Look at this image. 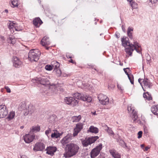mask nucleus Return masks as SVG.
<instances>
[{
  "instance_id": "f257e3e1",
  "label": "nucleus",
  "mask_w": 158,
  "mask_h": 158,
  "mask_svg": "<svg viewBox=\"0 0 158 158\" xmlns=\"http://www.w3.org/2000/svg\"><path fill=\"white\" fill-rule=\"evenodd\" d=\"M126 38H122L121 41L123 45L125 47V51L126 52V57L128 58L129 56H131L132 52L134 50L139 53L141 52V48L137 42H134V44H130L126 40Z\"/></svg>"
},
{
  "instance_id": "f03ea898",
  "label": "nucleus",
  "mask_w": 158,
  "mask_h": 158,
  "mask_svg": "<svg viewBox=\"0 0 158 158\" xmlns=\"http://www.w3.org/2000/svg\"><path fill=\"white\" fill-rule=\"evenodd\" d=\"M66 152L64 154L65 157H70L75 155L78 152L79 147L76 144L71 143L67 145Z\"/></svg>"
},
{
  "instance_id": "7ed1b4c3",
  "label": "nucleus",
  "mask_w": 158,
  "mask_h": 158,
  "mask_svg": "<svg viewBox=\"0 0 158 158\" xmlns=\"http://www.w3.org/2000/svg\"><path fill=\"white\" fill-rule=\"evenodd\" d=\"M40 54V52L38 49H31L28 54L29 60L31 61H37L39 59Z\"/></svg>"
},
{
  "instance_id": "20e7f679",
  "label": "nucleus",
  "mask_w": 158,
  "mask_h": 158,
  "mask_svg": "<svg viewBox=\"0 0 158 158\" xmlns=\"http://www.w3.org/2000/svg\"><path fill=\"white\" fill-rule=\"evenodd\" d=\"M36 81L37 82H39L40 84L45 85L49 90L55 89L56 86L54 84L50 85V82L48 79L45 77L42 78H38L37 79L32 80V81L35 82L34 81Z\"/></svg>"
},
{
  "instance_id": "39448f33",
  "label": "nucleus",
  "mask_w": 158,
  "mask_h": 158,
  "mask_svg": "<svg viewBox=\"0 0 158 158\" xmlns=\"http://www.w3.org/2000/svg\"><path fill=\"white\" fill-rule=\"evenodd\" d=\"M138 82L141 85L144 91H146V89L148 90L151 88L152 83L147 78H144L143 79L139 78Z\"/></svg>"
},
{
  "instance_id": "423d86ee",
  "label": "nucleus",
  "mask_w": 158,
  "mask_h": 158,
  "mask_svg": "<svg viewBox=\"0 0 158 158\" xmlns=\"http://www.w3.org/2000/svg\"><path fill=\"white\" fill-rule=\"evenodd\" d=\"M74 97L78 99L89 102L92 100L91 97L84 94L76 93L73 94Z\"/></svg>"
},
{
  "instance_id": "0eeeda50",
  "label": "nucleus",
  "mask_w": 158,
  "mask_h": 158,
  "mask_svg": "<svg viewBox=\"0 0 158 158\" xmlns=\"http://www.w3.org/2000/svg\"><path fill=\"white\" fill-rule=\"evenodd\" d=\"M98 138V136H92L88 138H85L84 139H81V142L83 146L87 147L94 143Z\"/></svg>"
},
{
  "instance_id": "6e6552de",
  "label": "nucleus",
  "mask_w": 158,
  "mask_h": 158,
  "mask_svg": "<svg viewBox=\"0 0 158 158\" xmlns=\"http://www.w3.org/2000/svg\"><path fill=\"white\" fill-rule=\"evenodd\" d=\"M102 145L100 144L98 146L94 148L90 152V156L91 158H95L99 155L102 148Z\"/></svg>"
},
{
  "instance_id": "1a4fd4ad",
  "label": "nucleus",
  "mask_w": 158,
  "mask_h": 158,
  "mask_svg": "<svg viewBox=\"0 0 158 158\" xmlns=\"http://www.w3.org/2000/svg\"><path fill=\"white\" fill-rule=\"evenodd\" d=\"M98 99L101 104L106 105L109 102V99L107 96L102 94H100L98 96Z\"/></svg>"
},
{
  "instance_id": "9d476101",
  "label": "nucleus",
  "mask_w": 158,
  "mask_h": 158,
  "mask_svg": "<svg viewBox=\"0 0 158 158\" xmlns=\"http://www.w3.org/2000/svg\"><path fill=\"white\" fill-rule=\"evenodd\" d=\"M8 113V111L5 105H0V118H3L6 116Z\"/></svg>"
},
{
  "instance_id": "9b49d317",
  "label": "nucleus",
  "mask_w": 158,
  "mask_h": 158,
  "mask_svg": "<svg viewBox=\"0 0 158 158\" xmlns=\"http://www.w3.org/2000/svg\"><path fill=\"white\" fill-rule=\"evenodd\" d=\"M35 137V135L33 134L32 135L30 133L26 134L23 137L24 140L26 143H29L32 141Z\"/></svg>"
},
{
  "instance_id": "f8f14e48",
  "label": "nucleus",
  "mask_w": 158,
  "mask_h": 158,
  "mask_svg": "<svg viewBox=\"0 0 158 158\" xmlns=\"http://www.w3.org/2000/svg\"><path fill=\"white\" fill-rule=\"evenodd\" d=\"M72 137L69 135H68L64 137L61 140V143L64 146H66L72 139Z\"/></svg>"
},
{
  "instance_id": "ddd939ff",
  "label": "nucleus",
  "mask_w": 158,
  "mask_h": 158,
  "mask_svg": "<svg viewBox=\"0 0 158 158\" xmlns=\"http://www.w3.org/2000/svg\"><path fill=\"white\" fill-rule=\"evenodd\" d=\"M83 124L81 123H79L76 125V127L74 130V132L73 134L74 136H76L80 131L83 128Z\"/></svg>"
},
{
  "instance_id": "4468645a",
  "label": "nucleus",
  "mask_w": 158,
  "mask_h": 158,
  "mask_svg": "<svg viewBox=\"0 0 158 158\" xmlns=\"http://www.w3.org/2000/svg\"><path fill=\"white\" fill-rule=\"evenodd\" d=\"M44 148L45 146L43 143H36L35 145L33 150L35 151H42Z\"/></svg>"
},
{
  "instance_id": "2eb2a0df",
  "label": "nucleus",
  "mask_w": 158,
  "mask_h": 158,
  "mask_svg": "<svg viewBox=\"0 0 158 158\" xmlns=\"http://www.w3.org/2000/svg\"><path fill=\"white\" fill-rule=\"evenodd\" d=\"M47 153L52 155L56 150V148L54 146H50L46 149Z\"/></svg>"
},
{
  "instance_id": "dca6fc26",
  "label": "nucleus",
  "mask_w": 158,
  "mask_h": 158,
  "mask_svg": "<svg viewBox=\"0 0 158 158\" xmlns=\"http://www.w3.org/2000/svg\"><path fill=\"white\" fill-rule=\"evenodd\" d=\"M13 63L14 66L16 68L19 67L22 64V62L16 57L14 58Z\"/></svg>"
},
{
  "instance_id": "f3484780",
  "label": "nucleus",
  "mask_w": 158,
  "mask_h": 158,
  "mask_svg": "<svg viewBox=\"0 0 158 158\" xmlns=\"http://www.w3.org/2000/svg\"><path fill=\"white\" fill-rule=\"evenodd\" d=\"M110 152L114 158H121V155L114 149L110 150Z\"/></svg>"
},
{
  "instance_id": "a211bd4d",
  "label": "nucleus",
  "mask_w": 158,
  "mask_h": 158,
  "mask_svg": "<svg viewBox=\"0 0 158 158\" xmlns=\"http://www.w3.org/2000/svg\"><path fill=\"white\" fill-rule=\"evenodd\" d=\"M34 108L31 106H30L28 107V110L27 109H25L24 110V114L26 116L29 113L31 114L34 111Z\"/></svg>"
},
{
  "instance_id": "6ab92c4d",
  "label": "nucleus",
  "mask_w": 158,
  "mask_h": 158,
  "mask_svg": "<svg viewBox=\"0 0 158 158\" xmlns=\"http://www.w3.org/2000/svg\"><path fill=\"white\" fill-rule=\"evenodd\" d=\"M127 69H129V68H127L126 69H124V71L126 74L127 75L128 77L130 80L131 84H134L133 76L132 74H129L127 72V71L126 70Z\"/></svg>"
},
{
  "instance_id": "aec40b11",
  "label": "nucleus",
  "mask_w": 158,
  "mask_h": 158,
  "mask_svg": "<svg viewBox=\"0 0 158 158\" xmlns=\"http://www.w3.org/2000/svg\"><path fill=\"white\" fill-rule=\"evenodd\" d=\"M43 23L42 21L39 18H35L33 21L34 25L37 27H39L38 24L40 25Z\"/></svg>"
},
{
  "instance_id": "412c9836",
  "label": "nucleus",
  "mask_w": 158,
  "mask_h": 158,
  "mask_svg": "<svg viewBox=\"0 0 158 158\" xmlns=\"http://www.w3.org/2000/svg\"><path fill=\"white\" fill-rule=\"evenodd\" d=\"M40 126L32 127L30 131V134H32L33 133H35L40 131Z\"/></svg>"
},
{
  "instance_id": "4be33fe9",
  "label": "nucleus",
  "mask_w": 158,
  "mask_h": 158,
  "mask_svg": "<svg viewBox=\"0 0 158 158\" xmlns=\"http://www.w3.org/2000/svg\"><path fill=\"white\" fill-rule=\"evenodd\" d=\"M51 65L54 70L59 69L60 64L56 61H53L51 62Z\"/></svg>"
},
{
  "instance_id": "5701e85b",
  "label": "nucleus",
  "mask_w": 158,
  "mask_h": 158,
  "mask_svg": "<svg viewBox=\"0 0 158 158\" xmlns=\"http://www.w3.org/2000/svg\"><path fill=\"white\" fill-rule=\"evenodd\" d=\"M151 110L154 114L158 115V106H153L151 107Z\"/></svg>"
},
{
  "instance_id": "b1692460",
  "label": "nucleus",
  "mask_w": 158,
  "mask_h": 158,
  "mask_svg": "<svg viewBox=\"0 0 158 158\" xmlns=\"http://www.w3.org/2000/svg\"><path fill=\"white\" fill-rule=\"evenodd\" d=\"M88 131L92 133H97L98 132V129L93 126H91L89 128V130H88Z\"/></svg>"
},
{
  "instance_id": "393cba45",
  "label": "nucleus",
  "mask_w": 158,
  "mask_h": 158,
  "mask_svg": "<svg viewBox=\"0 0 158 158\" xmlns=\"http://www.w3.org/2000/svg\"><path fill=\"white\" fill-rule=\"evenodd\" d=\"M118 141L119 144L123 148H126L128 149H130V147L127 146L126 143L123 140L120 139Z\"/></svg>"
},
{
  "instance_id": "a878e982",
  "label": "nucleus",
  "mask_w": 158,
  "mask_h": 158,
  "mask_svg": "<svg viewBox=\"0 0 158 158\" xmlns=\"http://www.w3.org/2000/svg\"><path fill=\"white\" fill-rule=\"evenodd\" d=\"M7 41L8 43L13 44H15L16 40L13 36H12L8 39Z\"/></svg>"
},
{
  "instance_id": "bb28decb",
  "label": "nucleus",
  "mask_w": 158,
  "mask_h": 158,
  "mask_svg": "<svg viewBox=\"0 0 158 158\" xmlns=\"http://www.w3.org/2000/svg\"><path fill=\"white\" fill-rule=\"evenodd\" d=\"M15 112L13 111L10 112L8 114L7 117V119L8 120H10L13 119L15 117Z\"/></svg>"
},
{
  "instance_id": "cd10ccee",
  "label": "nucleus",
  "mask_w": 158,
  "mask_h": 158,
  "mask_svg": "<svg viewBox=\"0 0 158 158\" xmlns=\"http://www.w3.org/2000/svg\"><path fill=\"white\" fill-rule=\"evenodd\" d=\"M60 135L59 132L57 131H55L53 133H52L51 135V137L52 138H57L60 137Z\"/></svg>"
},
{
  "instance_id": "c85d7f7f",
  "label": "nucleus",
  "mask_w": 158,
  "mask_h": 158,
  "mask_svg": "<svg viewBox=\"0 0 158 158\" xmlns=\"http://www.w3.org/2000/svg\"><path fill=\"white\" fill-rule=\"evenodd\" d=\"M132 118L133 120L135 121L138 118V115H137V113L134 110H132Z\"/></svg>"
},
{
  "instance_id": "c756f323",
  "label": "nucleus",
  "mask_w": 158,
  "mask_h": 158,
  "mask_svg": "<svg viewBox=\"0 0 158 158\" xmlns=\"http://www.w3.org/2000/svg\"><path fill=\"white\" fill-rule=\"evenodd\" d=\"M72 99L73 97H66L64 98V101L67 104L70 105Z\"/></svg>"
},
{
  "instance_id": "7c9ffc66",
  "label": "nucleus",
  "mask_w": 158,
  "mask_h": 158,
  "mask_svg": "<svg viewBox=\"0 0 158 158\" xmlns=\"http://www.w3.org/2000/svg\"><path fill=\"white\" fill-rule=\"evenodd\" d=\"M81 118V116L80 115H79L77 116H73L72 118L73 122H78L80 120Z\"/></svg>"
},
{
  "instance_id": "2f4dec72",
  "label": "nucleus",
  "mask_w": 158,
  "mask_h": 158,
  "mask_svg": "<svg viewBox=\"0 0 158 158\" xmlns=\"http://www.w3.org/2000/svg\"><path fill=\"white\" fill-rule=\"evenodd\" d=\"M78 101L75 100L74 98H73V99H72L71 101L70 105L73 106H76L78 104Z\"/></svg>"
},
{
  "instance_id": "473e14b6",
  "label": "nucleus",
  "mask_w": 158,
  "mask_h": 158,
  "mask_svg": "<svg viewBox=\"0 0 158 158\" xmlns=\"http://www.w3.org/2000/svg\"><path fill=\"white\" fill-rule=\"evenodd\" d=\"M130 5L133 8H135L137 7V4L132 0L130 1Z\"/></svg>"
},
{
  "instance_id": "72a5a7b5",
  "label": "nucleus",
  "mask_w": 158,
  "mask_h": 158,
  "mask_svg": "<svg viewBox=\"0 0 158 158\" xmlns=\"http://www.w3.org/2000/svg\"><path fill=\"white\" fill-rule=\"evenodd\" d=\"M133 31V29H131L130 27H129L128 28L127 30V34L128 35V36L130 39L132 38V33L131 32V31Z\"/></svg>"
},
{
  "instance_id": "f704fd0d",
  "label": "nucleus",
  "mask_w": 158,
  "mask_h": 158,
  "mask_svg": "<svg viewBox=\"0 0 158 158\" xmlns=\"http://www.w3.org/2000/svg\"><path fill=\"white\" fill-rule=\"evenodd\" d=\"M50 42L49 40H45L44 41H41V44L43 46H45L46 45H48L50 44Z\"/></svg>"
},
{
  "instance_id": "c9c22d12",
  "label": "nucleus",
  "mask_w": 158,
  "mask_h": 158,
  "mask_svg": "<svg viewBox=\"0 0 158 158\" xmlns=\"http://www.w3.org/2000/svg\"><path fill=\"white\" fill-rule=\"evenodd\" d=\"M11 4L13 7H16L18 6V1L17 0H13L11 2Z\"/></svg>"
},
{
  "instance_id": "e433bc0d",
  "label": "nucleus",
  "mask_w": 158,
  "mask_h": 158,
  "mask_svg": "<svg viewBox=\"0 0 158 158\" xmlns=\"http://www.w3.org/2000/svg\"><path fill=\"white\" fill-rule=\"evenodd\" d=\"M53 69L52 65H47L45 66V69L47 70L50 71L52 70Z\"/></svg>"
},
{
  "instance_id": "4c0bfd02",
  "label": "nucleus",
  "mask_w": 158,
  "mask_h": 158,
  "mask_svg": "<svg viewBox=\"0 0 158 158\" xmlns=\"http://www.w3.org/2000/svg\"><path fill=\"white\" fill-rule=\"evenodd\" d=\"M107 132H108L109 134L110 135H114V133L113 131L112 130L111 128L108 127H107Z\"/></svg>"
},
{
  "instance_id": "58836bf2",
  "label": "nucleus",
  "mask_w": 158,
  "mask_h": 158,
  "mask_svg": "<svg viewBox=\"0 0 158 158\" xmlns=\"http://www.w3.org/2000/svg\"><path fill=\"white\" fill-rule=\"evenodd\" d=\"M56 73V75L58 77H60V76L61 72L60 70L59 69H56V70H54Z\"/></svg>"
},
{
  "instance_id": "ea45409f",
  "label": "nucleus",
  "mask_w": 158,
  "mask_h": 158,
  "mask_svg": "<svg viewBox=\"0 0 158 158\" xmlns=\"http://www.w3.org/2000/svg\"><path fill=\"white\" fill-rule=\"evenodd\" d=\"M51 131H51V129L49 128L48 130H46L45 131V134L46 135H47L48 137H49L48 135L50 133H51Z\"/></svg>"
},
{
  "instance_id": "a19ab883",
  "label": "nucleus",
  "mask_w": 158,
  "mask_h": 158,
  "mask_svg": "<svg viewBox=\"0 0 158 158\" xmlns=\"http://www.w3.org/2000/svg\"><path fill=\"white\" fill-rule=\"evenodd\" d=\"M14 24H15V23H10L8 25V27L10 29H13L14 27Z\"/></svg>"
},
{
  "instance_id": "79ce46f5",
  "label": "nucleus",
  "mask_w": 158,
  "mask_h": 158,
  "mask_svg": "<svg viewBox=\"0 0 158 158\" xmlns=\"http://www.w3.org/2000/svg\"><path fill=\"white\" fill-rule=\"evenodd\" d=\"M138 138L139 139L140 138H141L142 136V131H139L138 133Z\"/></svg>"
},
{
  "instance_id": "37998d69",
  "label": "nucleus",
  "mask_w": 158,
  "mask_h": 158,
  "mask_svg": "<svg viewBox=\"0 0 158 158\" xmlns=\"http://www.w3.org/2000/svg\"><path fill=\"white\" fill-rule=\"evenodd\" d=\"M145 94H147L148 95V97H147V99L148 100H151L152 99V97L150 95H149L148 92H146Z\"/></svg>"
},
{
  "instance_id": "c03bdc74",
  "label": "nucleus",
  "mask_w": 158,
  "mask_h": 158,
  "mask_svg": "<svg viewBox=\"0 0 158 158\" xmlns=\"http://www.w3.org/2000/svg\"><path fill=\"white\" fill-rule=\"evenodd\" d=\"M25 104L23 103L21 104L19 108H22L24 110L25 108Z\"/></svg>"
},
{
  "instance_id": "a18cd8bd",
  "label": "nucleus",
  "mask_w": 158,
  "mask_h": 158,
  "mask_svg": "<svg viewBox=\"0 0 158 158\" xmlns=\"http://www.w3.org/2000/svg\"><path fill=\"white\" fill-rule=\"evenodd\" d=\"M5 88L6 89L7 92L10 93L11 92L10 89L8 87L5 86Z\"/></svg>"
},
{
  "instance_id": "49530a36",
  "label": "nucleus",
  "mask_w": 158,
  "mask_h": 158,
  "mask_svg": "<svg viewBox=\"0 0 158 158\" xmlns=\"http://www.w3.org/2000/svg\"><path fill=\"white\" fill-rule=\"evenodd\" d=\"M46 40H49V38L47 36H44L42 40L41 41L43 42V41Z\"/></svg>"
},
{
  "instance_id": "de8ad7c7",
  "label": "nucleus",
  "mask_w": 158,
  "mask_h": 158,
  "mask_svg": "<svg viewBox=\"0 0 158 158\" xmlns=\"http://www.w3.org/2000/svg\"><path fill=\"white\" fill-rule=\"evenodd\" d=\"M133 110V109H132V108L130 106H128L127 107V110L129 112H130L132 113Z\"/></svg>"
},
{
  "instance_id": "09e8293b",
  "label": "nucleus",
  "mask_w": 158,
  "mask_h": 158,
  "mask_svg": "<svg viewBox=\"0 0 158 158\" xmlns=\"http://www.w3.org/2000/svg\"><path fill=\"white\" fill-rule=\"evenodd\" d=\"M150 2L152 3L155 4L157 2V0H149Z\"/></svg>"
},
{
  "instance_id": "8fccbe9b",
  "label": "nucleus",
  "mask_w": 158,
  "mask_h": 158,
  "mask_svg": "<svg viewBox=\"0 0 158 158\" xmlns=\"http://www.w3.org/2000/svg\"><path fill=\"white\" fill-rule=\"evenodd\" d=\"M147 60L148 61L147 62V63L148 64V63H150V57H148V59H147Z\"/></svg>"
},
{
  "instance_id": "3c124183",
  "label": "nucleus",
  "mask_w": 158,
  "mask_h": 158,
  "mask_svg": "<svg viewBox=\"0 0 158 158\" xmlns=\"http://www.w3.org/2000/svg\"><path fill=\"white\" fill-rule=\"evenodd\" d=\"M149 148V147H146L144 149V151H147L148 149Z\"/></svg>"
},
{
  "instance_id": "603ef678",
  "label": "nucleus",
  "mask_w": 158,
  "mask_h": 158,
  "mask_svg": "<svg viewBox=\"0 0 158 158\" xmlns=\"http://www.w3.org/2000/svg\"><path fill=\"white\" fill-rule=\"evenodd\" d=\"M118 88L119 89H120V90H123V89H122L121 88V86L120 85H118Z\"/></svg>"
},
{
  "instance_id": "864d4df0",
  "label": "nucleus",
  "mask_w": 158,
  "mask_h": 158,
  "mask_svg": "<svg viewBox=\"0 0 158 158\" xmlns=\"http://www.w3.org/2000/svg\"><path fill=\"white\" fill-rule=\"evenodd\" d=\"M21 158H28L27 156L25 155H23L21 156Z\"/></svg>"
},
{
  "instance_id": "5fc2aeb1",
  "label": "nucleus",
  "mask_w": 158,
  "mask_h": 158,
  "mask_svg": "<svg viewBox=\"0 0 158 158\" xmlns=\"http://www.w3.org/2000/svg\"><path fill=\"white\" fill-rule=\"evenodd\" d=\"M115 35L116 36L117 38H119V34H115Z\"/></svg>"
},
{
  "instance_id": "6e6d98bb",
  "label": "nucleus",
  "mask_w": 158,
  "mask_h": 158,
  "mask_svg": "<svg viewBox=\"0 0 158 158\" xmlns=\"http://www.w3.org/2000/svg\"><path fill=\"white\" fill-rule=\"evenodd\" d=\"M143 97L144 98H147V97H148V96H147V95L146 94H145L144 93L143 94Z\"/></svg>"
},
{
  "instance_id": "4d7b16f0",
  "label": "nucleus",
  "mask_w": 158,
  "mask_h": 158,
  "mask_svg": "<svg viewBox=\"0 0 158 158\" xmlns=\"http://www.w3.org/2000/svg\"><path fill=\"white\" fill-rule=\"evenodd\" d=\"M144 146V145L143 144H142L140 145V147L142 148H143Z\"/></svg>"
},
{
  "instance_id": "13d9d810",
  "label": "nucleus",
  "mask_w": 158,
  "mask_h": 158,
  "mask_svg": "<svg viewBox=\"0 0 158 158\" xmlns=\"http://www.w3.org/2000/svg\"><path fill=\"white\" fill-rule=\"evenodd\" d=\"M69 62H71L72 63H73V60H72V59L70 60H69Z\"/></svg>"
},
{
  "instance_id": "bf43d9fd",
  "label": "nucleus",
  "mask_w": 158,
  "mask_h": 158,
  "mask_svg": "<svg viewBox=\"0 0 158 158\" xmlns=\"http://www.w3.org/2000/svg\"><path fill=\"white\" fill-rule=\"evenodd\" d=\"M93 113V115H96V112H94V113Z\"/></svg>"
},
{
  "instance_id": "052dcab7",
  "label": "nucleus",
  "mask_w": 158,
  "mask_h": 158,
  "mask_svg": "<svg viewBox=\"0 0 158 158\" xmlns=\"http://www.w3.org/2000/svg\"><path fill=\"white\" fill-rule=\"evenodd\" d=\"M5 11L6 13H8V10H6H6H5Z\"/></svg>"
},
{
  "instance_id": "680f3d73",
  "label": "nucleus",
  "mask_w": 158,
  "mask_h": 158,
  "mask_svg": "<svg viewBox=\"0 0 158 158\" xmlns=\"http://www.w3.org/2000/svg\"><path fill=\"white\" fill-rule=\"evenodd\" d=\"M24 127L23 126H22L20 127V128L21 129H23Z\"/></svg>"
},
{
  "instance_id": "e2e57ef3",
  "label": "nucleus",
  "mask_w": 158,
  "mask_h": 158,
  "mask_svg": "<svg viewBox=\"0 0 158 158\" xmlns=\"http://www.w3.org/2000/svg\"><path fill=\"white\" fill-rule=\"evenodd\" d=\"M14 29H15V30H16V31H17V29L16 28H15V27H14Z\"/></svg>"
},
{
  "instance_id": "0e129e2a",
  "label": "nucleus",
  "mask_w": 158,
  "mask_h": 158,
  "mask_svg": "<svg viewBox=\"0 0 158 158\" xmlns=\"http://www.w3.org/2000/svg\"><path fill=\"white\" fill-rule=\"evenodd\" d=\"M3 89H1V91L2 92L3 91Z\"/></svg>"
},
{
  "instance_id": "69168bd1",
  "label": "nucleus",
  "mask_w": 158,
  "mask_h": 158,
  "mask_svg": "<svg viewBox=\"0 0 158 158\" xmlns=\"http://www.w3.org/2000/svg\"><path fill=\"white\" fill-rule=\"evenodd\" d=\"M127 0L128 1V2H130V1H131V0Z\"/></svg>"
},
{
  "instance_id": "338daca9",
  "label": "nucleus",
  "mask_w": 158,
  "mask_h": 158,
  "mask_svg": "<svg viewBox=\"0 0 158 158\" xmlns=\"http://www.w3.org/2000/svg\"><path fill=\"white\" fill-rule=\"evenodd\" d=\"M46 48L47 49H48V47H47V48Z\"/></svg>"
},
{
  "instance_id": "774afa93",
  "label": "nucleus",
  "mask_w": 158,
  "mask_h": 158,
  "mask_svg": "<svg viewBox=\"0 0 158 158\" xmlns=\"http://www.w3.org/2000/svg\"><path fill=\"white\" fill-rule=\"evenodd\" d=\"M146 158H149V157H147Z\"/></svg>"
}]
</instances>
